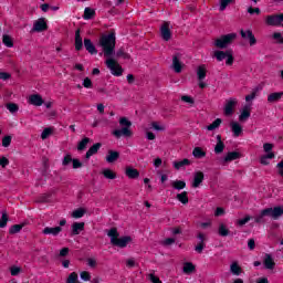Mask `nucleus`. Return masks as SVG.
<instances>
[{
    "mask_svg": "<svg viewBox=\"0 0 283 283\" xmlns=\"http://www.w3.org/2000/svg\"><path fill=\"white\" fill-rule=\"evenodd\" d=\"M102 176L106 178V180H116L117 175L112 168H104L101 170Z\"/></svg>",
    "mask_w": 283,
    "mask_h": 283,
    "instance_id": "21",
    "label": "nucleus"
},
{
    "mask_svg": "<svg viewBox=\"0 0 283 283\" xmlns=\"http://www.w3.org/2000/svg\"><path fill=\"white\" fill-rule=\"evenodd\" d=\"M230 128L232 132V136L234 138H240V136H242V134L244 132V129L242 128V124H240V122H231Z\"/></svg>",
    "mask_w": 283,
    "mask_h": 283,
    "instance_id": "14",
    "label": "nucleus"
},
{
    "mask_svg": "<svg viewBox=\"0 0 283 283\" xmlns=\"http://www.w3.org/2000/svg\"><path fill=\"white\" fill-rule=\"evenodd\" d=\"M224 151V143L218 142L214 147V154H222Z\"/></svg>",
    "mask_w": 283,
    "mask_h": 283,
    "instance_id": "56",
    "label": "nucleus"
},
{
    "mask_svg": "<svg viewBox=\"0 0 283 283\" xmlns=\"http://www.w3.org/2000/svg\"><path fill=\"white\" fill-rule=\"evenodd\" d=\"M82 85L86 90H92V87H94V84L92 83V80L90 77H85L82 82Z\"/></svg>",
    "mask_w": 283,
    "mask_h": 283,
    "instance_id": "52",
    "label": "nucleus"
},
{
    "mask_svg": "<svg viewBox=\"0 0 283 283\" xmlns=\"http://www.w3.org/2000/svg\"><path fill=\"white\" fill-rule=\"evenodd\" d=\"M220 125H222V119L217 118L210 125H208L206 129H208V132H214V129H218Z\"/></svg>",
    "mask_w": 283,
    "mask_h": 283,
    "instance_id": "40",
    "label": "nucleus"
},
{
    "mask_svg": "<svg viewBox=\"0 0 283 283\" xmlns=\"http://www.w3.org/2000/svg\"><path fill=\"white\" fill-rule=\"evenodd\" d=\"M125 175L130 180H136L137 178H140V171H138V169H136V168H134L132 166H127L125 168Z\"/></svg>",
    "mask_w": 283,
    "mask_h": 283,
    "instance_id": "17",
    "label": "nucleus"
},
{
    "mask_svg": "<svg viewBox=\"0 0 283 283\" xmlns=\"http://www.w3.org/2000/svg\"><path fill=\"white\" fill-rule=\"evenodd\" d=\"M233 51L228 50V54L226 55V65H233Z\"/></svg>",
    "mask_w": 283,
    "mask_h": 283,
    "instance_id": "47",
    "label": "nucleus"
},
{
    "mask_svg": "<svg viewBox=\"0 0 283 283\" xmlns=\"http://www.w3.org/2000/svg\"><path fill=\"white\" fill-rule=\"evenodd\" d=\"M253 109V103H248L243 105L239 111V122L247 123L251 118V112Z\"/></svg>",
    "mask_w": 283,
    "mask_h": 283,
    "instance_id": "9",
    "label": "nucleus"
},
{
    "mask_svg": "<svg viewBox=\"0 0 283 283\" xmlns=\"http://www.w3.org/2000/svg\"><path fill=\"white\" fill-rule=\"evenodd\" d=\"M148 128L154 129L155 132H165V129H167V126L160 122H151L148 125Z\"/></svg>",
    "mask_w": 283,
    "mask_h": 283,
    "instance_id": "27",
    "label": "nucleus"
},
{
    "mask_svg": "<svg viewBox=\"0 0 283 283\" xmlns=\"http://www.w3.org/2000/svg\"><path fill=\"white\" fill-rule=\"evenodd\" d=\"M146 138L147 140H156V134L151 132V128L145 127Z\"/></svg>",
    "mask_w": 283,
    "mask_h": 283,
    "instance_id": "48",
    "label": "nucleus"
},
{
    "mask_svg": "<svg viewBox=\"0 0 283 283\" xmlns=\"http://www.w3.org/2000/svg\"><path fill=\"white\" fill-rule=\"evenodd\" d=\"M7 109L10 112V114H17V112H19V105L15 103H8Z\"/></svg>",
    "mask_w": 283,
    "mask_h": 283,
    "instance_id": "46",
    "label": "nucleus"
},
{
    "mask_svg": "<svg viewBox=\"0 0 283 283\" xmlns=\"http://www.w3.org/2000/svg\"><path fill=\"white\" fill-rule=\"evenodd\" d=\"M10 143H12V137L10 136H4L2 138V147H10Z\"/></svg>",
    "mask_w": 283,
    "mask_h": 283,
    "instance_id": "60",
    "label": "nucleus"
},
{
    "mask_svg": "<svg viewBox=\"0 0 283 283\" xmlns=\"http://www.w3.org/2000/svg\"><path fill=\"white\" fill-rule=\"evenodd\" d=\"M161 39L164 41H169L171 39V24L169 22H165L160 28Z\"/></svg>",
    "mask_w": 283,
    "mask_h": 283,
    "instance_id": "16",
    "label": "nucleus"
},
{
    "mask_svg": "<svg viewBox=\"0 0 283 283\" xmlns=\"http://www.w3.org/2000/svg\"><path fill=\"white\" fill-rule=\"evenodd\" d=\"M230 272L232 275H240L242 273V268L240 264H238V262H232L230 264Z\"/></svg>",
    "mask_w": 283,
    "mask_h": 283,
    "instance_id": "38",
    "label": "nucleus"
},
{
    "mask_svg": "<svg viewBox=\"0 0 283 283\" xmlns=\"http://www.w3.org/2000/svg\"><path fill=\"white\" fill-rule=\"evenodd\" d=\"M21 266H17V265H12L11 268H10V273H11V275L14 277V276H17V275H19V273H21Z\"/></svg>",
    "mask_w": 283,
    "mask_h": 283,
    "instance_id": "57",
    "label": "nucleus"
},
{
    "mask_svg": "<svg viewBox=\"0 0 283 283\" xmlns=\"http://www.w3.org/2000/svg\"><path fill=\"white\" fill-rule=\"evenodd\" d=\"M72 235H80L81 231H85V222H74L71 226Z\"/></svg>",
    "mask_w": 283,
    "mask_h": 283,
    "instance_id": "19",
    "label": "nucleus"
},
{
    "mask_svg": "<svg viewBox=\"0 0 283 283\" xmlns=\"http://www.w3.org/2000/svg\"><path fill=\"white\" fill-rule=\"evenodd\" d=\"M176 199L181 202V205H189V193L187 191H182L177 195Z\"/></svg>",
    "mask_w": 283,
    "mask_h": 283,
    "instance_id": "36",
    "label": "nucleus"
},
{
    "mask_svg": "<svg viewBox=\"0 0 283 283\" xmlns=\"http://www.w3.org/2000/svg\"><path fill=\"white\" fill-rule=\"evenodd\" d=\"M238 98L237 97H229L226 99L223 105V114L224 116H233L235 108L238 107Z\"/></svg>",
    "mask_w": 283,
    "mask_h": 283,
    "instance_id": "6",
    "label": "nucleus"
},
{
    "mask_svg": "<svg viewBox=\"0 0 283 283\" xmlns=\"http://www.w3.org/2000/svg\"><path fill=\"white\" fill-rule=\"evenodd\" d=\"M84 48L90 52V54H96V46H94V43H92V40L84 39Z\"/></svg>",
    "mask_w": 283,
    "mask_h": 283,
    "instance_id": "31",
    "label": "nucleus"
},
{
    "mask_svg": "<svg viewBox=\"0 0 283 283\" xmlns=\"http://www.w3.org/2000/svg\"><path fill=\"white\" fill-rule=\"evenodd\" d=\"M263 216H268L269 218H273V220H277V218H282L283 216V206L266 208L263 210Z\"/></svg>",
    "mask_w": 283,
    "mask_h": 283,
    "instance_id": "10",
    "label": "nucleus"
},
{
    "mask_svg": "<svg viewBox=\"0 0 283 283\" xmlns=\"http://www.w3.org/2000/svg\"><path fill=\"white\" fill-rule=\"evenodd\" d=\"M98 149H101V143L94 144L87 151H86V159L90 160L92 156L98 154Z\"/></svg>",
    "mask_w": 283,
    "mask_h": 283,
    "instance_id": "29",
    "label": "nucleus"
},
{
    "mask_svg": "<svg viewBox=\"0 0 283 283\" xmlns=\"http://www.w3.org/2000/svg\"><path fill=\"white\" fill-rule=\"evenodd\" d=\"M189 165H191V160L187 158L172 163V167L177 169V171H180V169H185L186 167H189Z\"/></svg>",
    "mask_w": 283,
    "mask_h": 283,
    "instance_id": "20",
    "label": "nucleus"
},
{
    "mask_svg": "<svg viewBox=\"0 0 283 283\" xmlns=\"http://www.w3.org/2000/svg\"><path fill=\"white\" fill-rule=\"evenodd\" d=\"M88 144H90V138H87V137L83 138V139L78 143V145H77V150H78V151H83V149H85Z\"/></svg>",
    "mask_w": 283,
    "mask_h": 283,
    "instance_id": "44",
    "label": "nucleus"
},
{
    "mask_svg": "<svg viewBox=\"0 0 283 283\" xmlns=\"http://www.w3.org/2000/svg\"><path fill=\"white\" fill-rule=\"evenodd\" d=\"M21 229H23V226H21V224H14V226H12V227L10 228L9 233H10L11 235H14V233H19V232L21 231Z\"/></svg>",
    "mask_w": 283,
    "mask_h": 283,
    "instance_id": "54",
    "label": "nucleus"
},
{
    "mask_svg": "<svg viewBox=\"0 0 283 283\" xmlns=\"http://www.w3.org/2000/svg\"><path fill=\"white\" fill-rule=\"evenodd\" d=\"M120 154L116 150H109L108 155L106 156V163H116L118 160Z\"/></svg>",
    "mask_w": 283,
    "mask_h": 283,
    "instance_id": "33",
    "label": "nucleus"
},
{
    "mask_svg": "<svg viewBox=\"0 0 283 283\" xmlns=\"http://www.w3.org/2000/svg\"><path fill=\"white\" fill-rule=\"evenodd\" d=\"M274 145L271 143L263 144L264 155L260 157L261 165H270L271 160L275 158V153H273Z\"/></svg>",
    "mask_w": 283,
    "mask_h": 283,
    "instance_id": "5",
    "label": "nucleus"
},
{
    "mask_svg": "<svg viewBox=\"0 0 283 283\" xmlns=\"http://www.w3.org/2000/svg\"><path fill=\"white\" fill-rule=\"evenodd\" d=\"M148 279L153 283H163V281H160V277L156 276V274L154 273L148 274Z\"/></svg>",
    "mask_w": 283,
    "mask_h": 283,
    "instance_id": "61",
    "label": "nucleus"
},
{
    "mask_svg": "<svg viewBox=\"0 0 283 283\" xmlns=\"http://www.w3.org/2000/svg\"><path fill=\"white\" fill-rule=\"evenodd\" d=\"M282 96H283V93H282V92H274V93H271V94L268 96V103H277L279 101L282 99Z\"/></svg>",
    "mask_w": 283,
    "mask_h": 283,
    "instance_id": "30",
    "label": "nucleus"
},
{
    "mask_svg": "<svg viewBox=\"0 0 283 283\" xmlns=\"http://www.w3.org/2000/svg\"><path fill=\"white\" fill-rule=\"evenodd\" d=\"M241 36L242 39H248L251 46L258 43V40L255 39V35H253V31L251 30H241Z\"/></svg>",
    "mask_w": 283,
    "mask_h": 283,
    "instance_id": "18",
    "label": "nucleus"
},
{
    "mask_svg": "<svg viewBox=\"0 0 283 283\" xmlns=\"http://www.w3.org/2000/svg\"><path fill=\"white\" fill-rule=\"evenodd\" d=\"M29 105H33L34 107H41V105H43L45 103V101H43V96H41V94H31L28 96L27 98Z\"/></svg>",
    "mask_w": 283,
    "mask_h": 283,
    "instance_id": "13",
    "label": "nucleus"
},
{
    "mask_svg": "<svg viewBox=\"0 0 283 283\" xmlns=\"http://www.w3.org/2000/svg\"><path fill=\"white\" fill-rule=\"evenodd\" d=\"M106 67L111 71L113 76H123V66L116 62V60L108 57L106 59Z\"/></svg>",
    "mask_w": 283,
    "mask_h": 283,
    "instance_id": "7",
    "label": "nucleus"
},
{
    "mask_svg": "<svg viewBox=\"0 0 283 283\" xmlns=\"http://www.w3.org/2000/svg\"><path fill=\"white\" fill-rule=\"evenodd\" d=\"M80 277L83 280V282H90V280H92V274L87 271H82L80 273Z\"/></svg>",
    "mask_w": 283,
    "mask_h": 283,
    "instance_id": "51",
    "label": "nucleus"
},
{
    "mask_svg": "<svg viewBox=\"0 0 283 283\" xmlns=\"http://www.w3.org/2000/svg\"><path fill=\"white\" fill-rule=\"evenodd\" d=\"M219 235L222 238H227L229 235V228L224 223L219 224Z\"/></svg>",
    "mask_w": 283,
    "mask_h": 283,
    "instance_id": "43",
    "label": "nucleus"
},
{
    "mask_svg": "<svg viewBox=\"0 0 283 283\" xmlns=\"http://www.w3.org/2000/svg\"><path fill=\"white\" fill-rule=\"evenodd\" d=\"M263 264L265 269H270V270L275 269V261H273V256L271 254H265Z\"/></svg>",
    "mask_w": 283,
    "mask_h": 283,
    "instance_id": "26",
    "label": "nucleus"
},
{
    "mask_svg": "<svg viewBox=\"0 0 283 283\" xmlns=\"http://www.w3.org/2000/svg\"><path fill=\"white\" fill-rule=\"evenodd\" d=\"M52 134H54V129L52 127L44 128L43 132L41 133L42 140H48V138H50Z\"/></svg>",
    "mask_w": 283,
    "mask_h": 283,
    "instance_id": "41",
    "label": "nucleus"
},
{
    "mask_svg": "<svg viewBox=\"0 0 283 283\" xmlns=\"http://www.w3.org/2000/svg\"><path fill=\"white\" fill-rule=\"evenodd\" d=\"M72 165H73V169H81V167H83V163H81V160L78 159H73Z\"/></svg>",
    "mask_w": 283,
    "mask_h": 283,
    "instance_id": "63",
    "label": "nucleus"
},
{
    "mask_svg": "<svg viewBox=\"0 0 283 283\" xmlns=\"http://www.w3.org/2000/svg\"><path fill=\"white\" fill-rule=\"evenodd\" d=\"M192 156L193 158H205V156H207V151H205V149L202 147H195L192 150Z\"/></svg>",
    "mask_w": 283,
    "mask_h": 283,
    "instance_id": "35",
    "label": "nucleus"
},
{
    "mask_svg": "<svg viewBox=\"0 0 283 283\" xmlns=\"http://www.w3.org/2000/svg\"><path fill=\"white\" fill-rule=\"evenodd\" d=\"M119 125H120V129L117 128L115 130H113V136H115V138H120V137H125V138H130V136L134 135V133L132 132V122L127 119V117H122L119 118Z\"/></svg>",
    "mask_w": 283,
    "mask_h": 283,
    "instance_id": "3",
    "label": "nucleus"
},
{
    "mask_svg": "<svg viewBox=\"0 0 283 283\" xmlns=\"http://www.w3.org/2000/svg\"><path fill=\"white\" fill-rule=\"evenodd\" d=\"M117 59H129V54L125 53V51L119 50L116 53Z\"/></svg>",
    "mask_w": 283,
    "mask_h": 283,
    "instance_id": "62",
    "label": "nucleus"
},
{
    "mask_svg": "<svg viewBox=\"0 0 283 283\" xmlns=\"http://www.w3.org/2000/svg\"><path fill=\"white\" fill-rule=\"evenodd\" d=\"M283 22V13L271 14L265 18L266 25L280 27Z\"/></svg>",
    "mask_w": 283,
    "mask_h": 283,
    "instance_id": "11",
    "label": "nucleus"
},
{
    "mask_svg": "<svg viewBox=\"0 0 283 283\" xmlns=\"http://www.w3.org/2000/svg\"><path fill=\"white\" fill-rule=\"evenodd\" d=\"M67 283H78V274H76V272H73L69 275Z\"/></svg>",
    "mask_w": 283,
    "mask_h": 283,
    "instance_id": "53",
    "label": "nucleus"
},
{
    "mask_svg": "<svg viewBox=\"0 0 283 283\" xmlns=\"http://www.w3.org/2000/svg\"><path fill=\"white\" fill-rule=\"evenodd\" d=\"M203 181H205V172L196 171L192 177L191 187L193 189H198V187H200V185H202Z\"/></svg>",
    "mask_w": 283,
    "mask_h": 283,
    "instance_id": "15",
    "label": "nucleus"
},
{
    "mask_svg": "<svg viewBox=\"0 0 283 283\" xmlns=\"http://www.w3.org/2000/svg\"><path fill=\"white\" fill-rule=\"evenodd\" d=\"M108 238L111 239V244L114 247H118L119 249H125L127 244H130L132 242V237L125 235L119 238L118 230L116 228H112L107 232Z\"/></svg>",
    "mask_w": 283,
    "mask_h": 283,
    "instance_id": "2",
    "label": "nucleus"
},
{
    "mask_svg": "<svg viewBox=\"0 0 283 283\" xmlns=\"http://www.w3.org/2000/svg\"><path fill=\"white\" fill-rule=\"evenodd\" d=\"M233 0H220L219 1V10L220 12H224V10H227V7L232 3Z\"/></svg>",
    "mask_w": 283,
    "mask_h": 283,
    "instance_id": "45",
    "label": "nucleus"
},
{
    "mask_svg": "<svg viewBox=\"0 0 283 283\" xmlns=\"http://www.w3.org/2000/svg\"><path fill=\"white\" fill-rule=\"evenodd\" d=\"M72 160H74V159L72 158V155L67 154V155L64 156V158H63V160H62V165H63L64 167H67V165H70V163H72Z\"/></svg>",
    "mask_w": 283,
    "mask_h": 283,
    "instance_id": "59",
    "label": "nucleus"
},
{
    "mask_svg": "<svg viewBox=\"0 0 283 283\" xmlns=\"http://www.w3.org/2000/svg\"><path fill=\"white\" fill-rule=\"evenodd\" d=\"M48 30V20L45 18H39L33 22L32 32H45Z\"/></svg>",
    "mask_w": 283,
    "mask_h": 283,
    "instance_id": "12",
    "label": "nucleus"
},
{
    "mask_svg": "<svg viewBox=\"0 0 283 283\" xmlns=\"http://www.w3.org/2000/svg\"><path fill=\"white\" fill-rule=\"evenodd\" d=\"M99 45L103 50L104 56H112L116 48V35L114 33L102 35L99 39Z\"/></svg>",
    "mask_w": 283,
    "mask_h": 283,
    "instance_id": "1",
    "label": "nucleus"
},
{
    "mask_svg": "<svg viewBox=\"0 0 283 283\" xmlns=\"http://www.w3.org/2000/svg\"><path fill=\"white\" fill-rule=\"evenodd\" d=\"M61 231H63V228L61 227H54V228L46 227L43 229L42 233L44 235H59Z\"/></svg>",
    "mask_w": 283,
    "mask_h": 283,
    "instance_id": "23",
    "label": "nucleus"
},
{
    "mask_svg": "<svg viewBox=\"0 0 283 283\" xmlns=\"http://www.w3.org/2000/svg\"><path fill=\"white\" fill-rule=\"evenodd\" d=\"M85 213H87V209L77 208L72 211L71 217L74 218L75 220H78V219L83 218V216H85Z\"/></svg>",
    "mask_w": 283,
    "mask_h": 283,
    "instance_id": "28",
    "label": "nucleus"
},
{
    "mask_svg": "<svg viewBox=\"0 0 283 283\" xmlns=\"http://www.w3.org/2000/svg\"><path fill=\"white\" fill-rule=\"evenodd\" d=\"M96 259L90 258L87 259V266H90L91 269H96Z\"/></svg>",
    "mask_w": 283,
    "mask_h": 283,
    "instance_id": "64",
    "label": "nucleus"
},
{
    "mask_svg": "<svg viewBox=\"0 0 283 283\" xmlns=\"http://www.w3.org/2000/svg\"><path fill=\"white\" fill-rule=\"evenodd\" d=\"M182 273H185V275H191V273H196V265L191 262H184Z\"/></svg>",
    "mask_w": 283,
    "mask_h": 283,
    "instance_id": "24",
    "label": "nucleus"
},
{
    "mask_svg": "<svg viewBox=\"0 0 283 283\" xmlns=\"http://www.w3.org/2000/svg\"><path fill=\"white\" fill-rule=\"evenodd\" d=\"M126 266L128 269H134V266H138V263L136 262V259L130 258L126 260Z\"/></svg>",
    "mask_w": 283,
    "mask_h": 283,
    "instance_id": "58",
    "label": "nucleus"
},
{
    "mask_svg": "<svg viewBox=\"0 0 283 283\" xmlns=\"http://www.w3.org/2000/svg\"><path fill=\"white\" fill-rule=\"evenodd\" d=\"M96 12L92 8H86L84 10V19H92Z\"/></svg>",
    "mask_w": 283,
    "mask_h": 283,
    "instance_id": "55",
    "label": "nucleus"
},
{
    "mask_svg": "<svg viewBox=\"0 0 283 283\" xmlns=\"http://www.w3.org/2000/svg\"><path fill=\"white\" fill-rule=\"evenodd\" d=\"M180 101L181 103L189 105V107H193V105H196V99L191 95H181Z\"/></svg>",
    "mask_w": 283,
    "mask_h": 283,
    "instance_id": "34",
    "label": "nucleus"
},
{
    "mask_svg": "<svg viewBox=\"0 0 283 283\" xmlns=\"http://www.w3.org/2000/svg\"><path fill=\"white\" fill-rule=\"evenodd\" d=\"M242 155L239 151H230L223 157V163H231L233 160H239Z\"/></svg>",
    "mask_w": 283,
    "mask_h": 283,
    "instance_id": "22",
    "label": "nucleus"
},
{
    "mask_svg": "<svg viewBox=\"0 0 283 283\" xmlns=\"http://www.w3.org/2000/svg\"><path fill=\"white\" fill-rule=\"evenodd\" d=\"M182 56H185L182 52H177L172 56L171 67L174 72H176V74H180V72H182V69L185 67V64L182 63Z\"/></svg>",
    "mask_w": 283,
    "mask_h": 283,
    "instance_id": "8",
    "label": "nucleus"
},
{
    "mask_svg": "<svg viewBox=\"0 0 283 283\" xmlns=\"http://www.w3.org/2000/svg\"><path fill=\"white\" fill-rule=\"evenodd\" d=\"M2 43L6 48H14V40L8 34L2 35Z\"/></svg>",
    "mask_w": 283,
    "mask_h": 283,
    "instance_id": "39",
    "label": "nucleus"
},
{
    "mask_svg": "<svg viewBox=\"0 0 283 283\" xmlns=\"http://www.w3.org/2000/svg\"><path fill=\"white\" fill-rule=\"evenodd\" d=\"M197 78L198 81L207 78V64H201L197 67Z\"/></svg>",
    "mask_w": 283,
    "mask_h": 283,
    "instance_id": "25",
    "label": "nucleus"
},
{
    "mask_svg": "<svg viewBox=\"0 0 283 283\" xmlns=\"http://www.w3.org/2000/svg\"><path fill=\"white\" fill-rule=\"evenodd\" d=\"M229 54V51H214L213 56L217 59V61H224L227 59V55Z\"/></svg>",
    "mask_w": 283,
    "mask_h": 283,
    "instance_id": "42",
    "label": "nucleus"
},
{
    "mask_svg": "<svg viewBox=\"0 0 283 283\" xmlns=\"http://www.w3.org/2000/svg\"><path fill=\"white\" fill-rule=\"evenodd\" d=\"M8 227V213L2 212V217L0 219V229H6Z\"/></svg>",
    "mask_w": 283,
    "mask_h": 283,
    "instance_id": "49",
    "label": "nucleus"
},
{
    "mask_svg": "<svg viewBox=\"0 0 283 283\" xmlns=\"http://www.w3.org/2000/svg\"><path fill=\"white\" fill-rule=\"evenodd\" d=\"M237 38H238V34L235 33H229V34L222 35L214 40V46L219 48V50H224L229 48V45H231V43H233V41H235Z\"/></svg>",
    "mask_w": 283,
    "mask_h": 283,
    "instance_id": "4",
    "label": "nucleus"
},
{
    "mask_svg": "<svg viewBox=\"0 0 283 283\" xmlns=\"http://www.w3.org/2000/svg\"><path fill=\"white\" fill-rule=\"evenodd\" d=\"M251 220V216H245L243 219H239L235 221V226L237 227H244V224H247V222H249Z\"/></svg>",
    "mask_w": 283,
    "mask_h": 283,
    "instance_id": "50",
    "label": "nucleus"
},
{
    "mask_svg": "<svg viewBox=\"0 0 283 283\" xmlns=\"http://www.w3.org/2000/svg\"><path fill=\"white\" fill-rule=\"evenodd\" d=\"M170 185L172 189H176L177 191H181V189H185V187H187V182H185L184 180H172Z\"/></svg>",
    "mask_w": 283,
    "mask_h": 283,
    "instance_id": "37",
    "label": "nucleus"
},
{
    "mask_svg": "<svg viewBox=\"0 0 283 283\" xmlns=\"http://www.w3.org/2000/svg\"><path fill=\"white\" fill-rule=\"evenodd\" d=\"M75 50L80 52V50H83V38H81V31L77 30L75 32Z\"/></svg>",
    "mask_w": 283,
    "mask_h": 283,
    "instance_id": "32",
    "label": "nucleus"
}]
</instances>
